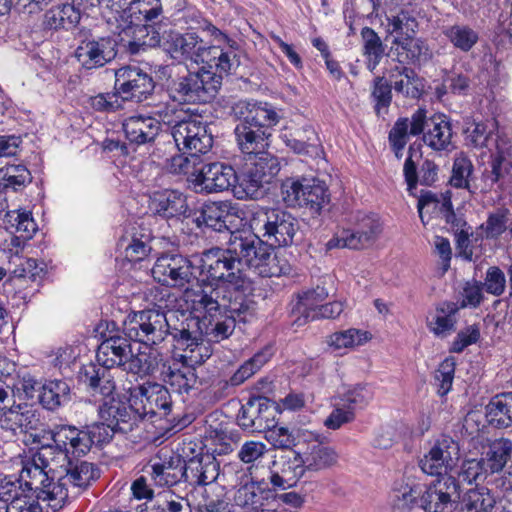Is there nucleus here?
I'll return each instance as SVG.
<instances>
[{
  "label": "nucleus",
  "mask_w": 512,
  "mask_h": 512,
  "mask_svg": "<svg viewBox=\"0 0 512 512\" xmlns=\"http://www.w3.org/2000/svg\"><path fill=\"white\" fill-rule=\"evenodd\" d=\"M200 278L184 291V300L193 313H215L220 309L251 315L252 282L237 256L231 238L226 248L203 251L197 265Z\"/></svg>",
  "instance_id": "f257e3e1"
},
{
  "label": "nucleus",
  "mask_w": 512,
  "mask_h": 512,
  "mask_svg": "<svg viewBox=\"0 0 512 512\" xmlns=\"http://www.w3.org/2000/svg\"><path fill=\"white\" fill-rule=\"evenodd\" d=\"M167 50L176 60L189 59L220 73H230L239 65V59L232 48L225 50L219 46L206 47L195 33L170 34Z\"/></svg>",
  "instance_id": "f03ea898"
},
{
  "label": "nucleus",
  "mask_w": 512,
  "mask_h": 512,
  "mask_svg": "<svg viewBox=\"0 0 512 512\" xmlns=\"http://www.w3.org/2000/svg\"><path fill=\"white\" fill-rule=\"evenodd\" d=\"M224 74L202 66L197 72L172 79L167 86V94L178 104L210 102L217 95Z\"/></svg>",
  "instance_id": "7ed1b4c3"
},
{
  "label": "nucleus",
  "mask_w": 512,
  "mask_h": 512,
  "mask_svg": "<svg viewBox=\"0 0 512 512\" xmlns=\"http://www.w3.org/2000/svg\"><path fill=\"white\" fill-rule=\"evenodd\" d=\"M251 230L272 247H286L294 242L299 229L297 219L280 208L257 207L249 219Z\"/></svg>",
  "instance_id": "20e7f679"
},
{
  "label": "nucleus",
  "mask_w": 512,
  "mask_h": 512,
  "mask_svg": "<svg viewBox=\"0 0 512 512\" xmlns=\"http://www.w3.org/2000/svg\"><path fill=\"white\" fill-rule=\"evenodd\" d=\"M146 314L147 340L150 346L158 345L171 335L179 349L194 351L193 345L201 340L198 317H186L178 326H172L167 314L160 309L144 310Z\"/></svg>",
  "instance_id": "39448f33"
},
{
  "label": "nucleus",
  "mask_w": 512,
  "mask_h": 512,
  "mask_svg": "<svg viewBox=\"0 0 512 512\" xmlns=\"http://www.w3.org/2000/svg\"><path fill=\"white\" fill-rule=\"evenodd\" d=\"M128 20L125 14H113L107 17L108 29L119 37V43L129 53L138 54L160 43V34L150 25L138 24Z\"/></svg>",
  "instance_id": "423d86ee"
},
{
  "label": "nucleus",
  "mask_w": 512,
  "mask_h": 512,
  "mask_svg": "<svg viewBox=\"0 0 512 512\" xmlns=\"http://www.w3.org/2000/svg\"><path fill=\"white\" fill-rule=\"evenodd\" d=\"M0 425L3 429L24 433V443L41 442L47 425L42 421L40 411L31 404L21 403L7 405L0 415Z\"/></svg>",
  "instance_id": "0eeeda50"
},
{
  "label": "nucleus",
  "mask_w": 512,
  "mask_h": 512,
  "mask_svg": "<svg viewBox=\"0 0 512 512\" xmlns=\"http://www.w3.org/2000/svg\"><path fill=\"white\" fill-rule=\"evenodd\" d=\"M282 198L289 207H304L312 215L319 214L329 202L328 189L316 180L287 179L281 186Z\"/></svg>",
  "instance_id": "6e6552de"
},
{
  "label": "nucleus",
  "mask_w": 512,
  "mask_h": 512,
  "mask_svg": "<svg viewBox=\"0 0 512 512\" xmlns=\"http://www.w3.org/2000/svg\"><path fill=\"white\" fill-rule=\"evenodd\" d=\"M130 401L140 420L145 417H165L172 411V399L166 386L156 382H145L130 389Z\"/></svg>",
  "instance_id": "1a4fd4ad"
},
{
  "label": "nucleus",
  "mask_w": 512,
  "mask_h": 512,
  "mask_svg": "<svg viewBox=\"0 0 512 512\" xmlns=\"http://www.w3.org/2000/svg\"><path fill=\"white\" fill-rule=\"evenodd\" d=\"M251 315L243 318L242 313L233 312L230 309H220L215 313H196L199 319V328L202 332L201 340L193 347L202 344L203 336H207L209 341L220 342L232 335L236 322H251L256 314V302L252 299Z\"/></svg>",
  "instance_id": "9d476101"
},
{
  "label": "nucleus",
  "mask_w": 512,
  "mask_h": 512,
  "mask_svg": "<svg viewBox=\"0 0 512 512\" xmlns=\"http://www.w3.org/2000/svg\"><path fill=\"white\" fill-rule=\"evenodd\" d=\"M459 444L450 436L442 435L419 461L421 470L431 476L441 478L456 465L459 459Z\"/></svg>",
  "instance_id": "9b49d317"
},
{
  "label": "nucleus",
  "mask_w": 512,
  "mask_h": 512,
  "mask_svg": "<svg viewBox=\"0 0 512 512\" xmlns=\"http://www.w3.org/2000/svg\"><path fill=\"white\" fill-rule=\"evenodd\" d=\"M459 500V481L452 475H444L427 487L420 505L426 512H452Z\"/></svg>",
  "instance_id": "f8f14e48"
},
{
  "label": "nucleus",
  "mask_w": 512,
  "mask_h": 512,
  "mask_svg": "<svg viewBox=\"0 0 512 512\" xmlns=\"http://www.w3.org/2000/svg\"><path fill=\"white\" fill-rule=\"evenodd\" d=\"M149 73L136 65L121 67L115 72V89L123 100L141 102L154 90Z\"/></svg>",
  "instance_id": "ddd939ff"
},
{
  "label": "nucleus",
  "mask_w": 512,
  "mask_h": 512,
  "mask_svg": "<svg viewBox=\"0 0 512 512\" xmlns=\"http://www.w3.org/2000/svg\"><path fill=\"white\" fill-rule=\"evenodd\" d=\"M277 408L268 398L251 397L242 405L238 415V425L252 433L266 432L275 426Z\"/></svg>",
  "instance_id": "4468645a"
},
{
  "label": "nucleus",
  "mask_w": 512,
  "mask_h": 512,
  "mask_svg": "<svg viewBox=\"0 0 512 512\" xmlns=\"http://www.w3.org/2000/svg\"><path fill=\"white\" fill-rule=\"evenodd\" d=\"M237 183V172L224 163L213 162L202 165L197 175L190 179L196 193L211 194L228 190Z\"/></svg>",
  "instance_id": "2eb2a0df"
},
{
  "label": "nucleus",
  "mask_w": 512,
  "mask_h": 512,
  "mask_svg": "<svg viewBox=\"0 0 512 512\" xmlns=\"http://www.w3.org/2000/svg\"><path fill=\"white\" fill-rule=\"evenodd\" d=\"M192 262L180 254H164L157 258L152 275L159 283L184 287L193 279Z\"/></svg>",
  "instance_id": "dca6fc26"
},
{
  "label": "nucleus",
  "mask_w": 512,
  "mask_h": 512,
  "mask_svg": "<svg viewBox=\"0 0 512 512\" xmlns=\"http://www.w3.org/2000/svg\"><path fill=\"white\" fill-rule=\"evenodd\" d=\"M381 232V224L374 215L358 213L354 228L344 230L340 237L330 240L328 246L349 249H362L372 245Z\"/></svg>",
  "instance_id": "f3484780"
},
{
  "label": "nucleus",
  "mask_w": 512,
  "mask_h": 512,
  "mask_svg": "<svg viewBox=\"0 0 512 512\" xmlns=\"http://www.w3.org/2000/svg\"><path fill=\"white\" fill-rule=\"evenodd\" d=\"M98 414L101 420L107 421L114 430L121 434L133 431L139 424L140 416L136 409L119 397L104 398L99 405Z\"/></svg>",
  "instance_id": "a211bd4d"
},
{
  "label": "nucleus",
  "mask_w": 512,
  "mask_h": 512,
  "mask_svg": "<svg viewBox=\"0 0 512 512\" xmlns=\"http://www.w3.org/2000/svg\"><path fill=\"white\" fill-rule=\"evenodd\" d=\"M231 240L237 250V256L241 261L242 271L247 268L257 271L259 266L268 257L272 246L268 245L257 233H232Z\"/></svg>",
  "instance_id": "6ab92c4d"
},
{
  "label": "nucleus",
  "mask_w": 512,
  "mask_h": 512,
  "mask_svg": "<svg viewBox=\"0 0 512 512\" xmlns=\"http://www.w3.org/2000/svg\"><path fill=\"white\" fill-rule=\"evenodd\" d=\"M182 456L173 451L160 450L156 458L146 467L155 485L160 487L173 486L183 479Z\"/></svg>",
  "instance_id": "aec40b11"
},
{
  "label": "nucleus",
  "mask_w": 512,
  "mask_h": 512,
  "mask_svg": "<svg viewBox=\"0 0 512 512\" xmlns=\"http://www.w3.org/2000/svg\"><path fill=\"white\" fill-rule=\"evenodd\" d=\"M116 40L110 37L82 41L75 51L81 66L91 70L105 66L116 57Z\"/></svg>",
  "instance_id": "412c9836"
},
{
  "label": "nucleus",
  "mask_w": 512,
  "mask_h": 512,
  "mask_svg": "<svg viewBox=\"0 0 512 512\" xmlns=\"http://www.w3.org/2000/svg\"><path fill=\"white\" fill-rule=\"evenodd\" d=\"M269 480L273 488L286 490L296 485L305 474L300 452H294L292 456L283 454L272 461Z\"/></svg>",
  "instance_id": "4be33fe9"
},
{
  "label": "nucleus",
  "mask_w": 512,
  "mask_h": 512,
  "mask_svg": "<svg viewBox=\"0 0 512 512\" xmlns=\"http://www.w3.org/2000/svg\"><path fill=\"white\" fill-rule=\"evenodd\" d=\"M130 340L119 330H111L105 335L97 349L96 359L99 365L105 368H123L124 363L131 356Z\"/></svg>",
  "instance_id": "5701e85b"
},
{
  "label": "nucleus",
  "mask_w": 512,
  "mask_h": 512,
  "mask_svg": "<svg viewBox=\"0 0 512 512\" xmlns=\"http://www.w3.org/2000/svg\"><path fill=\"white\" fill-rule=\"evenodd\" d=\"M235 117L245 126L269 128L279 123L281 115L268 103L242 100L233 107Z\"/></svg>",
  "instance_id": "b1692460"
},
{
  "label": "nucleus",
  "mask_w": 512,
  "mask_h": 512,
  "mask_svg": "<svg viewBox=\"0 0 512 512\" xmlns=\"http://www.w3.org/2000/svg\"><path fill=\"white\" fill-rule=\"evenodd\" d=\"M319 435L308 432L305 441L311 442L307 450L301 454L303 466L306 471L318 472L332 467L338 461V454L330 447L318 440Z\"/></svg>",
  "instance_id": "393cba45"
},
{
  "label": "nucleus",
  "mask_w": 512,
  "mask_h": 512,
  "mask_svg": "<svg viewBox=\"0 0 512 512\" xmlns=\"http://www.w3.org/2000/svg\"><path fill=\"white\" fill-rule=\"evenodd\" d=\"M182 481L190 485H207L218 476V463L210 455H201L185 461L182 458Z\"/></svg>",
  "instance_id": "a878e982"
},
{
  "label": "nucleus",
  "mask_w": 512,
  "mask_h": 512,
  "mask_svg": "<svg viewBox=\"0 0 512 512\" xmlns=\"http://www.w3.org/2000/svg\"><path fill=\"white\" fill-rule=\"evenodd\" d=\"M235 216V207L231 202H209L202 206L197 222L198 225L203 223L217 232L230 231Z\"/></svg>",
  "instance_id": "bb28decb"
},
{
  "label": "nucleus",
  "mask_w": 512,
  "mask_h": 512,
  "mask_svg": "<svg viewBox=\"0 0 512 512\" xmlns=\"http://www.w3.org/2000/svg\"><path fill=\"white\" fill-rule=\"evenodd\" d=\"M159 373V378L179 394L188 393L198 381L195 368L190 365L161 363Z\"/></svg>",
  "instance_id": "cd10ccee"
},
{
  "label": "nucleus",
  "mask_w": 512,
  "mask_h": 512,
  "mask_svg": "<svg viewBox=\"0 0 512 512\" xmlns=\"http://www.w3.org/2000/svg\"><path fill=\"white\" fill-rule=\"evenodd\" d=\"M153 208L157 215L167 219L190 216L187 197L178 190H166L155 196Z\"/></svg>",
  "instance_id": "c85d7f7f"
},
{
  "label": "nucleus",
  "mask_w": 512,
  "mask_h": 512,
  "mask_svg": "<svg viewBox=\"0 0 512 512\" xmlns=\"http://www.w3.org/2000/svg\"><path fill=\"white\" fill-rule=\"evenodd\" d=\"M237 184L245 197L258 199L265 194L264 187L270 184L254 163L248 158L247 162L237 173Z\"/></svg>",
  "instance_id": "c756f323"
},
{
  "label": "nucleus",
  "mask_w": 512,
  "mask_h": 512,
  "mask_svg": "<svg viewBox=\"0 0 512 512\" xmlns=\"http://www.w3.org/2000/svg\"><path fill=\"white\" fill-rule=\"evenodd\" d=\"M109 369L110 368H105L101 365L89 364L84 366L81 372L83 382L86 383L94 393H100L105 398L114 397L113 392L116 388Z\"/></svg>",
  "instance_id": "7c9ffc66"
},
{
  "label": "nucleus",
  "mask_w": 512,
  "mask_h": 512,
  "mask_svg": "<svg viewBox=\"0 0 512 512\" xmlns=\"http://www.w3.org/2000/svg\"><path fill=\"white\" fill-rule=\"evenodd\" d=\"M486 418L496 428L512 425V392L495 395L486 406Z\"/></svg>",
  "instance_id": "2f4dec72"
},
{
  "label": "nucleus",
  "mask_w": 512,
  "mask_h": 512,
  "mask_svg": "<svg viewBox=\"0 0 512 512\" xmlns=\"http://www.w3.org/2000/svg\"><path fill=\"white\" fill-rule=\"evenodd\" d=\"M389 77L397 93L411 98L420 97L423 83L413 69L405 66H396L390 71Z\"/></svg>",
  "instance_id": "473e14b6"
},
{
  "label": "nucleus",
  "mask_w": 512,
  "mask_h": 512,
  "mask_svg": "<svg viewBox=\"0 0 512 512\" xmlns=\"http://www.w3.org/2000/svg\"><path fill=\"white\" fill-rule=\"evenodd\" d=\"M400 62L422 65L432 58V51L425 41L420 38L394 40Z\"/></svg>",
  "instance_id": "72a5a7b5"
},
{
  "label": "nucleus",
  "mask_w": 512,
  "mask_h": 512,
  "mask_svg": "<svg viewBox=\"0 0 512 512\" xmlns=\"http://www.w3.org/2000/svg\"><path fill=\"white\" fill-rule=\"evenodd\" d=\"M163 13L161 0H130L128 7L115 14H125V18L137 22L154 23Z\"/></svg>",
  "instance_id": "f704fd0d"
},
{
  "label": "nucleus",
  "mask_w": 512,
  "mask_h": 512,
  "mask_svg": "<svg viewBox=\"0 0 512 512\" xmlns=\"http://www.w3.org/2000/svg\"><path fill=\"white\" fill-rule=\"evenodd\" d=\"M253 468L254 466L248 468L252 479L251 482L239 487L234 494L233 509L245 510L263 506L262 501L265 494V491L262 488L263 481H258L254 478Z\"/></svg>",
  "instance_id": "c9c22d12"
},
{
  "label": "nucleus",
  "mask_w": 512,
  "mask_h": 512,
  "mask_svg": "<svg viewBox=\"0 0 512 512\" xmlns=\"http://www.w3.org/2000/svg\"><path fill=\"white\" fill-rule=\"evenodd\" d=\"M81 18L78 8L72 4H63L51 8L44 15L43 26L50 30L66 29L75 27Z\"/></svg>",
  "instance_id": "e433bc0d"
},
{
  "label": "nucleus",
  "mask_w": 512,
  "mask_h": 512,
  "mask_svg": "<svg viewBox=\"0 0 512 512\" xmlns=\"http://www.w3.org/2000/svg\"><path fill=\"white\" fill-rule=\"evenodd\" d=\"M417 29L418 21L409 10L401 9L387 16V31L395 36L394 40L414 37Z\"/></svg>",
  "instance_id": "4c0bfd02"
},
{
  "label": "nucleus",
  "mask_w": 512,
  "mask_h": 512,
  "mask_svg": "<svg viewBox=\"0 0 512 512\" xmlns=\"http://www.w3.org/2000/svg\"><path fill=\"white\" fill-rule=\"evenodd\" d=\"M67 461L66 474L62 477L64 482L74 487L85 488L92 481L99 477V469L90 462L76 461L70 459Z\"/></svg>",
  "instance_id": "58836bf2"
},
{
  "label": "nucleus",
  "mask_w": 512,
  "mask_h": 512,
  "mask_svg": "<svg viewBox=\"0 0 512 512\" xmlns=\"http://www.w3.org/2000/svg\"><path fill=\"white\" fill-rule=\"evenodd\" d=\"M459 306L454 302H443L437 308L435 315L428 322L433 333L439 337H446L455 330L456 314Z\"/></svg>",
  "instance_id": "ea45409f"
},
{
  "label": "nucleus",
  "mask_w": 512,
  "mask_h": 512,
  "mask_svg": "<svg viewBox=\"0 0 512 512\" xmlns=\"http://www.w3.org/2000/svg\"><path fill=\"white\" fill-rule=\"evenodd\" d=\"M31 181L29 170L21 165H7L0 169V194L11 188L17 191ZM6 208L5 199H0V212Z\"/></svg>",
  "instance_id": "a19ab883"
},
{
  "label": "nucleus",
  "mask_w": 512,
  "mask_h": 512,
  "mask_svg": "<svg viewBox=\"0 0 512 512\" xmlns=\"http://www.w3.org/2000/svg\"><path fill=\"white\" fill-rule=\"evenodd\" d=\"M39 400L44 408L55 410L70 400V387L63 380H51L42 386Z\"/></svg>",
  "instance_id": "79ce46f5"
},
{
  "label": "nucleus",
  "mask_w": 512,
  "mask_h": 512,
  "mask_svg": "<svg viewBox=\"0 0 512 512\" xmlns=\"http://www.w3.org/2000/svg\"><path fill=\"white\" fill-rule=\"evenodd\" d=\"M512 456V441L507 438L495 439L485 453L486 466L491 474L504 469Z\"/></svg>",
  "instance_id": "37998d69"
},
{
  "label": "nucleus",
  "mask_w": 512,
  "mask_h": 512,
  "mask_svg": "<svg viewBox=\"0 0 512 512\" xmlns=\"http://www.w3.org/2000/svg\"><path fill=\"white\" fill-rule=\"evenodd\" d=\"M33 493L38 503L45 502L54 512L60 510L68 498L67 484L62 477L56 482L50 481L44 484L40 489L36 488Z\"/></svg>",
  "instance_id": "c03bdc74"
},
{
  "label": "nucleus",
  "mask_w": 512,
  "mask_h": 512,
  "mask_svg": "<svg viewBox=\"0 0 512 512\" xmlns=\"http://www.w3.org/2000/svg\"><path fill=\"white\" fill-rule=\"evenodd\" d=\"M273 348L266 346L245 361L230 377L229 383L238 386L259 371L273 356Z\"/></svg>",
  "instance_id": "a18cd8bd"
},
{
  "label": "nucleus",
  "mask_w": 512,
  "mask_h": 512,
  "mask_svg": "<svg viewBox=\"0 0 512 512\" xmlns=\"http://www.w3.org/2000/svg\"><path fill=\"white\" fill-rule=\"evenodd\" d=\"M325 281L318 284L315 288L307 290L299 295V300L296 304V310L303 317L297 318L299 325L308 321V316L320 306V303L326 300L329 295L328 289L325 287Z\"/></svg>",
  "instance_id": "49530a36"
},
{
  "label": "nucleus",
  "mask_w": 512,
  "mask_h": 512,
  "mask_svg": "<svg viewBox=\"0 0 512 512\" xmlns=\"http://www.w3.org/2000/svg\"><path fill=\"white\" fill-rule=\"evenodd\" d=\"M429 126H433V128H450L451 123L443 113H435L428 118L427 110L419 108L413 113L411 119L399 118L394 128H425Z\"/></svg>",
  "instance_id": "de8ad7c7"
},
{
  "label": "nucleus",
  "mask_w": 512,
  "mask_h": 512,
  "mask_svg": "<svg viewBox=\"0 0 512 512\" xmlns=\"http://www.w3.org/2000/svg\"><path fill=\"white\" fill-rule=\"evenodd\" d=\"M160 362L161 359H158L157 356L152 354H134L131 351V356L128 357L121 370L143 378L145 376L153 375L157 371L160 372Z\"/></svg>",
  "instance_id": "09e8293b"
},
{
  "label": "nucleus",
  "mask_w": 512,
  "mask_h": 512,
  "mask_svg": "<svg viewBox=\"0 0 512 512\" xmlns=\"http://www.w3.org/2000/svg\"><path fill=\"white\" fill-rule=\"evenodd\" d=\"M363 41V54L366 57V67L373 72L379 65L383 55L384 46L378 34L370 27H364L361 31Z\"/></svg>",
  "instance_id": "8fccbe9b"
},
{
  "label": "nucleus",
  "mask_w": 512,
  "mask_h": 512,
  "mask_svg": "<svg viewBox=\"0 0 512 512\" xmlns=\"http://www.w3.org/2000/svg\"><path fill=\"white\" fill-rule=\"evenodd\" d=\"M307 435L308 432L300 429L290 430L287 427L277 426L276 421L275 426L265 432L266 440L278 449H292L298 444L301 437L305 439Z\"/></svg>",
  "instance_id": "3c124183"
},
{
  "label": "nucleus",
  "mask_w": 512,
  "mask_h": 512,
  "mask_svg": "<svg viewBox=\"0 0 512 512\" xmlns=\"http://www.w3.org/2000/svg\"><path fill=\"white\" fill-rule=\"evenodd\" d=\"M202 163L203 160L196 154L180 153L167 159L165 168L168 173L173 175H188L190 182V179L197 175Z\"/></svg>",
  "instance_id": "603ef678"
},
{
  "label": "nucleus",
  "mask_w": 512,
  "mask_h": 512,
  "mask_svg": "<svg viewBox=\"0 0 512 512\" xmlns=\"http://www.w3.org/2000/svg\"><path fill=\"white\" fill-rule=\"evenodd\" d=\"M40 440L41 442H31L29 445H36L38 447V452L33 458L35 471H38L39 475L45 476V468L53 463L58 465L64 461L60 457L58 445L53 443L52 439L40 438Z\"/></svg>",
  "instance_id": "864d4df0"
},
{
  "label": "nucleus",
  "mask_w": 512,
  "mask_h": 512,
  "mask_svg": "<svg viewBox=\"0 0 512 512\" xmlns=\"http://www.w3.org/2000/svg\"><path fill=\"white\" fill-rule=\"evenodd\" d=\"M490 167V170H485L483 173L485 181H490V187L494 184H499L500 187L512 184V162L502 154L497 153L491 156Z\"/></svg>",
  "instance_id": "5fc2aeb1"
},
{
  "label": "nucleus",
  "mask_w": 512,
  "mask_h": 512,
  "mask_svg": "<svg viewBox=\"0 0 512 512\" xmlns=\"http://www.w3.org/2000/svg\"><path fill=\"white\" fill-rule=\"evenodd\" d=\"M495 500L487 489H470L461 500V512H491Z\"/></svg>",
  "instance_id": "6e6d98bb"
},
{
  "label": "nucleus",
  "mask_w": 512,
  "mask_h": 512,
  "mask_svg": "<svg viewBox=\"0 0 512 512\" xmlns=\"http://www.w3.org/2000/svg\"><path fill=\"white\" fill-rule=\"evenodd\" d=\"M443 34L455 48L463 52L470 51L479 39L478 33L474 29L462 24L446 27Z\"/></svg>",
  "instance_id": "4d7b16f0"
},
{
  "label": "nucleus",
  "mask_w": 512,
  "mask_h": 512,
  "mask_svg": "<svg viewBox=\"0 0 512 512\" xmlns=\"http://www.w3.org/2000/svg\"><path fill=\"white\" fill-rule=\"evenodd\" d=\"M237 142L243 153L259 155L262 150L268 146V138L270 134H266L265 130H235Z\"/></svg>",
  "instance_id": "13d9d810"
},
{
  "label": "nucleus",
  "mask_w": 512,
  "mask_h": 512,
  "mask_svg": "<svg viewBox=\"0 0 512 512\" xmlns=\"http://www.w3.org/2000/svg\"><path fill=\"white\" fill-rule=\"evenodd\" d=\"M491 474L486 466L484 458H471L462 462L458 477L468 484H476L485 481L487 476Z\"/></svg>",
  "instance_id": "bf43d9fd"
},
{
  "label": "nucleus",
  "mask_w": 512,
  "mask_h": 512,
  "mask_svg": "<svg viewBox=\"0 0 512 512\" xmlns=\"http://www.w3.org/2000/svg\"><path fill=\"white\" fill-rule=\"evenodd\" d=\"M122 333L130 340L150 346L147 340L146 314L144 310L134 313L123 323Z\"/></svg>",
  "instance_id": "052dcab7"
},
{
  "label": "nucleus",
  "mask_w": 512,
  "mask_h": 512,
  "mask_svg": "<svg viewBox=\"0 0 512 512\" xmlns=\"http://www.w3.org/2000/svg\"><path fill=\"white\" fill-rule=\"evenodd\" d=\"M224 487L212 484L204 489L202 501L199 502L200 512H221L228 506L227 499L225 497Z\"/></svg>",
  "instance_id": "680f3d73"
},
{
  "label": "nucleus",
  "mask_w": 512,
  "mask_h": 512,
  "mask_svg": "<svg viewBox=\"0 0 512 512\" xmlns=\"http://www.w3.org/2000/svg\"><path fill=\"white\" fill-rule=\"evenodd\" d=\"M183 144L189 154H206L213 146V136L208 130H186Z\"/></svg>",
  "instance_id": "e2e57ef3"
},
{
  "label": "nucleus",
  "mask_w": 512,
  "mask_h": 512,
  "mask_svg": "<svg viewBox=\"0 0 512 512\" xmlns=\"http://www.w3.org/2000/svg\"><path fill=\"white\" fill-rule=\"evenodd\" d=\"M281 138L286 146L296 154L316 158L319 157L323 152L322 145L317 136H315L314 139L308 138L307 141H304L302 138H296L287 134H284Z\"/></svg>",
  "instance_id": "0e129e2a"
},
{
  "label": "nucleus",
  "mask_w": 512,
  "mask_h": 512,
  "mask_svg": "<svg viewBox=\"0 0 512 512\" xmlns=\"http://www.w3.org/2000/svg\"><path fill=\"white\" fill-rule=\"evenodd\" d=\"M508 222V210L498 209L497 211L490 213L485 223L479 226V229L484 232L481 238L486 239H497L507 229Z\"/></svg>",
  "instance_id": "69168bd1"
},
{
  "label": "nucleus",
  "mask_w": 512,
  "mask_h": 512,
  "mask_svg": "<svg viewBox=\"0 0 512 512\" xmlns=\"http://www.w3.org/2000/svg\"><path fill=\"white\" fill-rule=\"evenodd\" d=\"M483 289L490 295L500 297L508 290V276L498 266H490L485 274Z\"/></svg>",
  "instance_id": "338daca9"
},
{
  "label": "nucleus",
  "mask_w": 512,
  "mask_h": 512,
  "mask_svg": "<svg viewBox=\"0 0 512 512\" xmlns=\"http://www.w3.org/2000/svg\"><path fill=\"white\" fill-rule=\"evenodd\" d=\"M75 431L76 427L69 425L57 426L54 430L47 428L43 438L52 439L53 443L58 445L60 457L66 461L69 459V446L74 439Z\"/></svg>",
  "instance_id": "774afa93"
}]
</instances>
